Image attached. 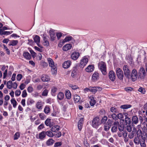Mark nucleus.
Listing matches in <instances>:
<instances>
[{
    "instance_id": "36",
    "label": "nucleus",
    "mask_w": 147,
    "mask_h": 147,
    "mask_svg": "<svg viewBox=\"0 0 147 147\" xmlns=\"http://www.w3.org/2000/svg\"><path fill=\"white\" fill-rule=\"evenodd\" d=\"M111 111L113 114L116 113L118 112L117 109L114 107H112L110 109Z\"/></svg>"
},
{
    "instance_id": "5",
    "label": "nucleus",
    "mask_w": 147,
    "mask_h": 147,
    "mask_svg": "<svg viewBox=\"0 0 147 147\" xmlns=\"http://www.w3.org/2000/svg\"><path fill=\"white\" fill-rule=\"evenodd\" d=\"M131 78L133 82L136 81L138 76V72L135 69H133L131 74Z\"/></svg>"
},
{
    "instance_id": "52",
    "label": "nucleus",
    "mask_w": 147,
    "mask_h": 147,
    "mask_svg": "<svg viewBox=\"0 0 147 147\" xmlns=\"http://www.w3.org/2000/svg\"><path fill=\"white\" fill-rule=\"evenodd\" d=\"M117 130V128L116 126H113L111 128V131L112 132H116Z\"/></svg>"
},
{
    "instance_id": "30",
    "label": "nucleus",
    "mask_w": 147,
    "mask_h": 147,
    "mask_svg": "<svg viewBox=\"0 0 147 147\" xmlns=\"http://www.w3.org/2000/svg\"><path fill=\"white\" fill-rule=\"evenodd\" d=\"M34 42L36 43L40 42V37L36 35L34 38Z\"/></svg>"
},
{
    "instance_id": "27",
    "label": "nucleus",
    "mask_w": 147,
    "mask_h": 147,
    "mask_svg": "<svg viewBox=\"0 0 147 147\" xmlns=\"http://www.w3.org/2000/svg\"><path fill=\"white\" fill-rule=\"evenodd\" d=\"M64 96V94L62 92H59L57 96L58 99L59 100H62Z\"/></svg>"
},
{
    "instance_id": "13",
    "label": "nucleus",
    "mask_w": 147,
    "mask_h": 147,
    "mask_svg": "<svg viewBox=\"0 0 147 147\" xmlns=\"http://www.w3.org/2000/svg\"><path fill=\"white\" fill-rule=\"evenodd\" d=\"M92 80L93 81H95L99 79L98 74L97 72H94L92 76Z\"/></svg>"
},
{
    "instance_id": "44",
    "label": "nucleus",
    "mask_w": 147,
    "mask_h": 147,
    "mask_svg": "<svg viewBox=\"0 0 147 147\" xmlns=\"http://www.w3.org/2000/svg\"><path fill=\"white\" fill-rule=\"evenodd\" d=\"M138 91L143 94H145L146 92L145 89L142 87H140L138 89Z\"/></svg>"
},
{
    "instance_id": "39",
    "label": "nucleus",
    "mask_w": 147,
    "mask_h": 147,
    "mask_svg": "<svg viewBox=\"0 0 147 147\" xmlns=\"http://www.w3.org/2000/svg\"><path fill=\"white\" fill-rule=\"evenodd\" d=\"M57 90V88L55 87H53L51 89V93L53 95H55V93Z\"/></svg>"
},
{
    "instance_id": "43",
    "label": "nucleus",
    "mask_w": 147,
    "mask_h": 147,
    "mask_svg": "<svg viewBox=\"0 0 147 147\" xmlns=\"http://www.w3.org/2000/svg\"><path fill=\"white\" fill-rule=\"evenodd\" d=\"M74 101H80V96L76 94L74 97Z\"/></svg>"
},
{
    "instance_id": "28",
    "label": "nucleus",
    "mask_w": 147,
    "mask_h": 147,
    "mask_svg": "<svg viewBox=\"0 0 147 147\" xmlns=\"http://www.w3.org/2000/svg\"><path fill=\"white\" fill-rule=\"evenodd\" d=\"M54 142V140L53 139H49L47 141L46 144L47 145L50 146L52 145Z\"/></svg>"
},
{
    "instance_id": "55",
    "label": "nucleus",
    "mask_w": 147,
    "mask_h": 147,
    "mask_svg": "<svg viewBox=\"0 0 147 147\" xmlns=\"http://www.w3.org/2000/svg\"><path fill=\"white\" fill-rule=\"evenodd\" d=\"M70 86L73 90H76L78 88V86L76 85H70Z\"/></svg>"
},
{
    "instance_id": "3",
    "label": "nucleus",
    "mask_w": 147,
    "mask_h": 147,
    "mask_svg": "<svg viewBox=\"0 0 147 147\" xmlns=\"http://www.w3.org/2000/svg\"><path fill=\"white\" fill-rule=\"evenodd\" d=\"M99 67L104 75H105L107 74L106 66L105 63L102 61L99 62L98 64Z\"/></svg>"
},
{
    "instance_id": "54",
    "label": "nucleus",
    "mask_w": 147,
    "mask_h": 147,
    "mask_svg": "<svg viewBox=\"0 0 147 147\" xmlns=\"http://www.w3.org/2000/svg\"><path fill=\"white\" fill-rule=\"evenodd\" d=\"M62 145V143L61 142H57L55 144L54 146L55 147H57L60 146Z\"/></svg>"
},
{
    "instance_id": "11",
    "label": "nucleus",
    "mask_w": 147,
    "mask_h": 147,
    "mask_svg": "<svg viewBox=\"0 0 147 147\" xmlns=\"http://www.w3.org/2000/svg\"><path fill=\"white\" fill-rule=\"evenodd\" d=\"M123 115L125 117L124 121L125 123L127 124H129L131 123V120L130 119L127 117L128 114L126 113H123Z\"/></svg>"
},
{
    "instance_id": "26",
    "label": "nucleus",
    "mask_w": 147,
    "mask_h": 147,
    "mask_svg": "<svg viewBox=\"0 0 147 147\" xmlns=\"http://www.w3.org/2000/svg\"><path fill=\"white\" fill-rule=\"evenodd\" d=\"M43 45L46 47H47L49 45V43L48 40V39L45 36L43 37Z\"/></svg>"
},
{
    "instance_id": "53",
    "label": "nucleus",
    "mask_w": 147,
    "mask_h": 147,
    "mask_svg": "<svg viewBox=\"0 0 147 147\" xmlns=\"http://www.w3.org/2000/svg\"><path fill=\"white\" fill-rule=\"evenodd\" d=\"M40 65L41 66H42L43 67H47L48 65L47 63L45 62H41Z\"/></svg>"
},
{
    "instance_id": "16",
    "label": "nucleus",
    "mask_w": 147,
    "mask_h": 147,
    "mask_svg": "<svg viewBox=\"0 0 147 147\" xmlns=\"http://www.w3.org/2000/svg\"><path fill=\"white\" fill-rule=\"evenodd\" d=\"M71 47V44H66L63 47V49L64 51H67L70 49Z\"/></svg>"
},
{
    "instance_id": "12",
    "label": "nucleus",
    "mask_w": 147,
    "mask_h": 147,
    "mask_svg": "<svg viewBox=\"0 0 147 147\" xmlns=\"http://www.w3.org/2000/svg\"><path fill=\"white\" fill-rule=\"evenodd\" d=\"M71 62L70 61L68 60L64 62L63 64V67L65 69L68 68L71 65Z\"/></svg>"
},
{
    "instance_id": "41",
    "label": "nucleus",
    "mask_w": 147,
    "mask_h": 147,
    "mask_svg": "<svg viewBox=\"0 0 147 147\" xmlns=\"http://www.w3.org/2000/svg\"><path fill=\"white\" fill-rule=\"evenodd\" d=\"M90 91L92 92L93 94H95L96 92V90L94 87H90Z\"/></svg>"
},
{
    "instance_id": "2",
    "label": "nucleus",
    "mask_w": 147,
    "mask_h": 147,
    "mask_svg": "<svg viewBox=\"0 0 147 147\" xmlns=\"http://www.w3.org/2000/svg\"><path fill=\"white\" fill-rule=\"evenodd\" d=\"M138 78L140 80L144 79L146 75V73L145 69L142 67H141L138 72Z\"/></svg>"
},
{
    "instance_id": "33",
    "label": "nucleus",
    "mask_w": 147,
    "mask_h": 147,
    "mask_svg": "<svg viewBox=\"0 0 147 147\" xmlns=\"http://www.w3.org/2000/svg\"><path fill=\"white\" fill-rule=\"evenodd\" d=\"M131 107V105H125L121 106L120 108L121 109H126L130 108Z\"/></svg>"
},
{
    "instance_id": "63",
    "label": "nucleus",
    "mask_w": 147,
    "mask_h": 147,
    "mask_svg": "<svg viewBox=\"0 0 147 147\" xmlns=\"http://www.w3.org/2000/svg\"><path fill=\"white\" fill-rule=\"evenodd\" d=\"M25 87V85L23 83L20 86V88L21 90H23Z\"/></svg>"
},
{
    "instance_id": "45",
    "label": "nucleus",
    "mask_w": 147,
    "mask_h": 147,
    "mask_svg": "<svg viewBox=\"0 0 147 147\" xmlns=\"http://www.w3.org/2000/svg\"><path fill=\"white\" fill-rule=\"evenodd\" d=\"M107 119V117L106 116H104L102 119L101 121V123H105Z\"/></svg>"
},
{
    "instance_id": "40",
    "label": "nucleus",
    "mask_w": 147,
    "mask_h": 147,
    "mask_svg": "<svg viewBox=\"0 0 147 147\" xmlns=\"http://www.w3.org/2000/svg\"><path fill=\"white\" fill-rule=\"evenodd\" d=\"M108 117L110 118L112 117L114 120H116L117 119V115H116L115 113H114L111 115H109Z\"/></svg>"
},
{
    "instance_id": "46",
    "label": "nucleus",
    "mask_w": 147,
    "mask_h": 147,
    "mask_svg": "<svg viewBox=\"0 0 147 147\" xmlns=\"http://www.w3.org/2000/svg\"><path fill=\"white\" fill-rule=\"evenodd\" d=\"M51 119H47L45 122V125L47 126H50L51 124Z\"/></svg>"
},
{
    "instance_id": "51",
    "label": "nucleus",
    "mask_w": 147,
    "mask_h": 147,
    "mask_svg": "<svg viewBox=\"0 0 147 147\" xmlns=\"http://www.w3.org/2000/svg\"><path fill=\"white\" fill-rule=\"evenodd\" d=\"M50 109L48 107H46L44 109V112L46 113H48L50 112Z\"/></svg>"
},
{
    "instance_id": "10",
    "label": "nucleus",
    "mask_w": 147,
    "mask_h": 147,
    "mask_svg": "<svg viewBox=\"0 0 147 147\" xmlns=\"http://www.w3.org/2000/svg\"><path fill=\"white\" fill-rule=\"evenodd\" d=\"M80 56V54L78 52H75L71 54V57L72 59L75 60H77Z\"/></svg>"
},
{
    "instance_id": "49",
    "label": "nucleus",
    "mask_w": 147,
    "mask_h": 147,
    "mask_svg": "<svg viewBox=\"0 0 147 147\" xmlns=\"http://www.w3.org/2000/svg\"><path fill=\"white\" fill-rule=\"evenodd\" d=\"M62 36V33L61 32H58L57 33L56 36L57 39L59 40Z\"/></svg>"
},
{
    "instance_id": "58",
    "label": "nucleus",
    "mask_w": 147,
    "mask_h": 147,
    "mask_svg": "<svg viewBox=\"0 0 147 147\" xmlns=\"http://www.w3.org/2000/svg\"><path fill=\"white\" fill-rule=\"evenodd\" d=\"M20 94L21 91L19 90H17L15 92V94L17 96H19Z\"/></svg>"
},
{
    "instance_id": "8",
    "label": "nucleus",
    "mask_w": 147,
    "mask_h": 147,
    "mask_svg": "<svg viewBox=\"0 0 147 147\" xmlns=\"http://www.w3.org/2000/svg\"><path fill=\"white\" fill-rule=\"evenodd\" d=\"M88 61L87 58L84 57L81 60L79 66L81 68H83L87 64Z\"/></svg>"
},
{
    "instance_id": "15",
    "label": "nucleus",
    "mask_w": 147,
    "mask_h": 147,
    "mask_svg": "<svg viewBox=\"0 0 147 147\" xmlns=\"http://www.w3.org/2000/svg\"><path fill=\"white\" fill-rule=\"evenodd\" d=\"M83 118H81L78 123V129L80 131L81 130L82 128V127L83 125Z\"/></svg>"
},
{
    "instance_id": "32",
    "label": "nucleus",
    "mask_w": 147,
    "mask_h": 147,
    "mask_svg": "<svg viewBox=\"0 0 147 147\" xmlns=\"http://www.w3.org/2000/svg\"><path fill=\"white\" fill-rule=\"evenodd\" d=\"M112 122V121L111 120L109 119L108 121V123H110V125H109L108 126H105V130L106 131H108L111 125V122Z\"/></svg>"
},
{
    "instance_id": "64",
    "label": "nucleus",
    "mask_w": 147,
    "mask_h": 147,
    "mask_svg": "<svg viewBox=\"0 0 147 147\" xmlns=\"http://www.w3.org/2000/svg\"><path fill=\"white\" fill-rule=\"evenodd\" d=\"M12 87H13L14 89H16L17 87L18 84L16 83L15 82L12 84Z\"/></svg>"
},
{
    "instance_id": "21",
    "label": "nucleus",
    "mask_w": 147,
    "mask_h": 147,
    "mask_svg": "<svg viewBox=\"0 0 147 147\" xmlns=\"http://www.w3.org/2000/svg\"><path fill=\"white\" fill-rule=\"evenodd\" d=\"M45 132L42 131L39 134V138L40 140H42L46 136Z\"/></svg>"
},
{
    "instance_id": "48",
    "label": "nucleus",
    "mask_w": 147,
    "mask_h": 147,
    "mask_svg": "<svg viewBox=\"0 0 147 147\" xmlns=\"http://www.w3.org/2000/svg\"><path fill=\"white\" fill-rule=\"evenodd\" d=\"M20 137V134L19 133L17 132L16 133L14 136V140H16L18 138Z\"/></svg>"
},
{
    "instance_id": "60",
    "label": "nucleus",
    "mask_w": 147,
    "mask_h": 147,
    "mask_svg": "<svg viewBox=\"0 0 147 147\" xmlns=\"http://www.w3.org/2000/svg\"><path fill=\"white\" fill-rule=\"evenodd\" d=\"M27 90L28 92L31 93L33 90V88L32 86H29Z\"/></svg>"
},
{
    "instance_id": "31",
    "label": "nucleus",
    "mask_w": 147,
    "mask_h": 147,
    "mask_svg": "<svg viewBox=\"0 0 147 147\" xmlns=\"http://www.w3.org/2000/svg\"><path fill=\"white\" fill-rule=\"evenodd\" d=\"M73 38L72 36H69L66 37L63 40V42H66L69 41L70 40H71Z\"/></svg>"
},
{
    "instance_id": "9",
    "label": "nucleus",
    "mask_w": 147,
    "mask_h": 147,
    "mask_svg": "<svg viewBox=\"0 0 147 147\" xmlns=\"http://www.w3.org/2000/svg\"><path fill=\"white\" fill-rule=\"evenodd\" d=\"M109 79L112 81H115V74L113 71H110L109 73Z\"/></svg>"
},
{
    "instance_id": "4",
    "label": "nucleus",
    "mask_w": 147,
    "mask_h": 147,
    "mask_svg": "<svg viewBox=\"0 0 147 147\" xmlns=\"http://www.w3.org/2000/svg\"><path fill=\"white\" fill-rule=\"evenodd\" d=\"M100 124L99 118L97 116L93 118L91 124L93 127L97 128Z\"/></svg>"
},
{
    "instance_id": "56",
    "label": "nucleus",
    "mask_w": 147,
    "mask_h": 147,
    "mask_svg": "<svg viewBox=\"0 0 147 147\" xmlns=\"http://www.w3.org/2000/svg\"><path fill=\"white\" fill-rule=\"evenodd\" d=\"M27 95L26 90H24L22 92V96L23 97H25Z\"/></svg>"
},
{
    "instance_id": "24",
    "label": "nucleus",
    "mask_w": 147,
    "mask_h": 147,
    "mask_svg": "<svg viewBox=\"0 0 147 147\" xmlns=\"http://www.w3.org/2000/svg\"><path fill=\"white\" fill-rule=\"evenodd\" d=\"M18 43V41L17 40H11L8 45L9 46H15Z\"/></svg>"
},
{
    "instance_id": "18",
    "label": "nucleus",
    "mask_w": 147,
    "mask_h": 147,
    "mask_svg": "<svg viewBox=\"0 0 147 147\" xmlns=\"http://www.w3.org/2000/svg\"><path fill=\"white\" fill-rule=\"evenodd\" d=\"M94 69V66L93 65H90L86 69V70L88 72H91L93 71Z\"/></svg>"
},
{
    "instance_id": "19",
    "label": "nucleus",
    "mask_w": 147,
    "mask_h": 147,
    "mask_svg": "<svg viewBox=\"0 0 147 147\" xmlns=\"http://www.w3.org/2000/svg\"><path fill=\"white\" fill-rule=\"evenodd\" d=\"M145 138H142V139L140 140L139 143L140 144L141 147H146V146Z\"/></svg>"
},
{
    "instance_id": "20",
    "label": "nucleus",
    "mask_w": 147,
    "mask_h": 147,
    "mask_svg": "<svg viewBox=\"0 0 147 147\" xmlns=\"http://www.w3.org/2000/svg\"><path fill=\"white\" fill-rule=\"evenodd\" d=\"M132 120L133 124H137L138 122V118L136 116H133L132 117Z\"/></svg>"
},
{
    "instance_id": "25",
    "label": "nucleus",
    "mask_w": 147,
    "mask_h": 147,
    "mask_svg": "<svg viewBox=\"0 0 147 147\" xmlns=\"http://www.w3.org/2000/svg\"><path fill=\"white\" fill-rule=\"evenodd\" d=\"M23 55L25 58L28 59H30L31 58V55L29 53L25 52L23 53Z\"/></svg>"
},
{
    "instance_id": "57",
    "label": "nucleus",
    "mask_w": 147,
    "mask_h": 147,
    "mask_svg": "<svg viewBox=\"0 0 147 147\" xmlns=\"http://www.w3.org/2000/svg\"><path fill=\"white\" fill-rule=\"evenodd\" d=\"M118 128L119 130L120 131H123L124 129V127L123 126L121 125H119L118 126Z\"/></svg>"
},
{
    "instance_id": "47",
    "label": "nucleus",
    "mask_w": 147,
    "mask_h": 147,
    "mask_svg": "<svg viewBox=\"0 0 147 147\" xmlns=\"http://www.w3.org/2000/svg\"><path fill=\"white\" fill-rule=\"evenodd\" d=\"M126 129L129 132H130L132 130L131 126V125H127L126 127Z\"/></svg>"
},
{
    "instance_id": "50",
    "label": "nucleus",
    "mask_w": 147,
    "mask_h": 147,
    "mask_svg": "<svg viewBox=\"0 0 147 147\" xmlns=\"http://www.w3.org/2000/svg\"><path fill=\"white\" fill-rule=\"evenodd\" d=\"M22 77V76L20 74H18L17 76V80L18 81L21 80Z\"/></svg>"
},
{
    "instance_id": "35",
    "label": "nucleus",
    "mask_w": 147,
    "mask_h": 147,
    "mask_svg": "<svg viewBox=\"0 0 147 147\" xmlns=\"http://www.w3.org/2000/svg\"><path fill=\"white\" fill-rule=\"evenodd\" d=\"M46 135H47L49 137H53V134L52 132L51 131H48L45 132Z\"/></svg>"
},
{
    "instance_id": "22",
    "label": "nucleus",
    "mask_w": 147,
    "mask_h": 147,
    "mask_svg": "<svg viewBox=\"0 0 147 147\" xmlns=\"http://www.w3.org/2000/svg\"><path fill=\"white\" fill-rule=\"evenodd\" d=\"M59 126L58 125H55L52 127L51 130L52 132H55L59 131Z\"/></svg>"
},
{
    "instance_id": "17",
    "label": "nucleus",
    "mask_w": 147,
    "mask_h": 147,
    "mask_svg": "<svg viewBox=\"0 0 147 147\" xmlns=\"http://www.w3.org/2000/svg\"><path fill=\"white\" fill-rule=\"evenodd\" d=\"M41 80L44 82H48L50 78L49 76L43 74L42 75Z\"/></svg>"
},
{
    "instance_id": "42",
    "label": "nucleus",
    "mask_w": 147,
    "mask_h": 147,
    "mask_svg": "<svg viewBox=\"0 0 147 147\" xmlns=\"http://www.w3.org/2000/svg\"><path fill=\"white\" fill-rule=\"evenodd\" d=\"M140 142V140H139L138 137H135L134 138V142L136 144H139Z\"/></svg>"
},
{
    "instance_id": "1",
    "label": "nucleus",
    "mask_w": 147,
    "mask_h": 147,
    "mask_svg": "<svg viewBox=\"0 0 147 147\" xmlns=\"http://www.w3.org/2000/svg\"><path fill=\"white\" fill-rule=\"evenodd\" d=\"M47 60L49 65L51 68L52 74H56L57 72L56 65L54 63L53 60L51 58H49Z\"/></svg>"
},
{
    "instance_id": "29",
    "label": "nucleus",
    "mask_w": 147,
    "mask_h": 147,
    "mask_svg": "<svg viewBox=\"0 0 147 147\" xmlns=\"http://www.w3.org/2000/svg\"><path fill=\"white\" fill-rule=\"evenodd\" d=\"M123 115L121 113H119L117 115V118L120 120L122 121L123 122L124 121V119H123Z\"/></svg>"
},
{
    "instance_id": "38",
    "label": "nucleus",
    "mask_w": 147,
    "mask_h": 147,
    "mask_svg": "<svg viewBox=\"0 0 147 147\" xmlns=\"http://www.w3.org/2000/svg\"><path fill=\"white\" fill-rule=\"evenodd\" d=\"M42 105L43 103L41 102H38L36 104L37 107L38 109H42Z\"/></svg>"
},
{
    "instance_id": "23",
    "label": "nucleus",
    "mask_w": 147,
    "mask_h": 147,
    "mask_svg": "<svg viewBox=\"0 0 147 147\" xmlns=\"http://www.w3.org/2000/svg\"><path fill=\"white\" fill-rule=\"evenodd\" d=\"M65 95L66 98L68 99H70L71 97V95L70 91L68 90H66L65 92Z\"/></svg>"
},
{
    "instance_id": "6",
    "label": "nucleus",
    "mask_w": 147,
    "mask_h": 147,
    "mask_svg": "<svg viewBox=\"0 0 147 147\" xmlns=\"http://www.w3.org/2000/svg\"><path fill=\"white\" fill-rule=\"evenodd\" d=\"M116 74L118 78L120 80H123V71L119 68L116 69Z\"/></svg>"
},
{
    "instance_id": "59",
    "label": "nucleus",
    "mask_w": 147,
    "mask_h": 147,
    "mask_svg": "<svg viewBox=\"0 0 147 147\" xmlns=\"http://www.w3.org/2000/svg\"><path fill=\"white\" fill-rule=\"evenodd\" d=\"M48 93V90H45L42 93V95L43 96H47V95Z\"/></svg>"
},
{
    "instance_id": "34",
    "label": "nucleus",
    "mask_w": 147,
    "mask_h": 147,
    "mask_svg": "<svg viewBox=\"0 0 147 147\" xmlns=\"http://www.w3.org/2000/svg\"><path fill=\"white\" fill-rule=\"evenodd\" d=\"M12 82L11 81H9L7 83V87L9 89H11L12 88Z\"/></svg>"
},
{
    "instance_id": "7",
    "label": "nucleus",
    "mask_w": 147,
    "mask_h": 147,
    "mask_svg": "<svg viewBox=\"0 0 147 147\" xmlns=\"http://www.w3.org/2000/svg\"><path fill=\"white\" fill-rule=\"evenodd\" d=\"M124 73L125 77L129 78L130 76V71L129 69L128 66L127 65H125L123 67Z\"/></svg>"
},
{
    "instance_id": "14",
    "label": "nucleus",
    "mask_w": 147,
    "mask_h": 147,
    "mask_svg": "<svg viewBox=\"0 0 147 147\" xmlns=\"http://www.w3.org/2000/svg\"><path fill=\"white\" fill-rule=\"evenodd\" d=\"M49 33L51 40L52 41L55 40L56 36L53 30H50L49 31Z\"/></svg>"
},
{
    "instance_id": "37",
    "label": "nucleus",
    "mask_w": 147,
    "mask_h": 147,
    "mask_svg": "<svg viewBox=\"0 0 147 147\" xmlns=\"http://www.w3.org/2000/svg\"><path fill=\"white\" fill-rule=\"evenodd\" d=\"M77 71V69L76 68L74 67L73 68V70L72 71L71 76L73 78H74L75 75L76 74V71Z\"/></svg>"
},
{
    "instance_id": "61",
    "label": "nucleus",
    "mask_w": 147,
    "mask_h": 147,
    "mask_svg": "<svg viewBox=\"0 0 147 147\" xmlns=\"http://www.w3.org/2000/svg\"><path fill=\"white\" fill-rule=\"evenodd\" d=\"M30 52L32 57L34 58L36 56V53L32 50H30Z\"/></svg>"
},
{
    "instance_id": "62",
    "label": "nucleus",
    "mask_w": 147,
    "mask_h": 147,
    "mask_svg": "<svg viewBox=\"0 0 147 147\" xmlns=\"http://www.w3.org/2000/svg\"><path fill=\"white\" fill-rule=\"evenodd\" d=\"M125 90L127 92H129L130 91H131L133 90V88L131 87H127L125 88Z\"/></svg>"
}]
</instances>
